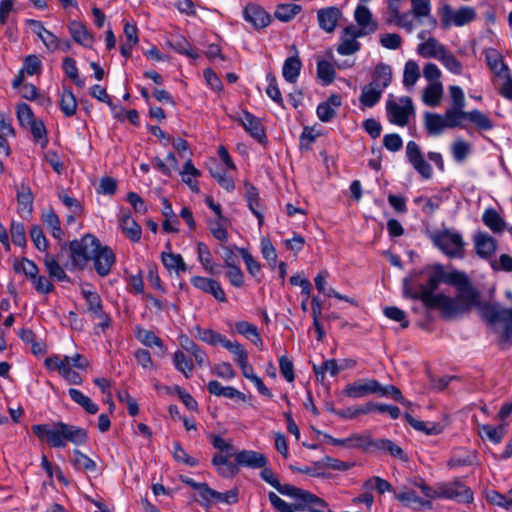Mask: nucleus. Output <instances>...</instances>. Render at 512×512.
<instances>
[{"mask_svg": "<svg viewBox=\"0 0 512 512\" xmlns=\"http://www.w3.org/2000/svg\"><path fill=\"white\" fill-rule=\"evenodd\" d=\"M32 431L40 441L46 442L53 448H65L67 443L81 446L88 441V431L85 428L61 421L35 424L32 426Z\"/></svg>", "mask_w": 512, "mask_h": 512, "instance_id": "obj_1", "label": "nucleus"}, {"mask_svg": "<svg viewBox=\"0 0 512 512\" xmlns=\"http://www.w3.org/2000/svg\"><path fill=\"white\" fill-rule=\"evenodd\" d=\"M444 269L442 265H437L434 271L429 274L425 284L419 286V291L416 292L412 297L414 299H420L426 308H438L442 309L449 308L452 304L449 296L444 294H434L438 289V286L443 282Z\"/></svg>", "mask_w": 512, "mask_h": 512, "instance_id": "obj_2", "label": "nucleus"}, {"mask_svg": "<svg viewBox=\"0 0 512 512\" xmlns=\"http://www.w3.org/2000/svg\"><path fill=\"white\" fill-rule=\"evenodd\" d=\"M452 304L449 308L442 309L441 314L445 319H453L460 314L468 312L472 307H478L484 303H480V293L471 283L457 289L456 298H451Z\"/></svg>", "mask_w": 512, "mask_h": 512, "instance_id": "obj_3", "label": "nucleus"}, {"mask_svg": "<svg viewBox=\"0 0 512 512\" xmlns=\"http://www.w3.org/2000/svg\"><path fill=\"white\" fill-rule=\"evenodd\" d=\"M101 243L92 234H86L80 240H73L69 243L72 265L78 269H84L89 261L93 259Z\"/></svg>", "mask_w": 512, "mask_h": 512, "instance_id": "obj_4", "label": "nucleus"}, {"mask_svg": "<svg viewBox=\"0 0 512 512\" xmlns=\"http://www.w3.org/2000/svg\"><path fill=\"white\" fill-rule=\"evenodd\" d=\"M480 315L490 325L503 324L502 339L508 342L512 336V308L486 302L480 306Z\"/></svg>", "mask_w": 512, "mask_h": 512, "instance_id": "obj_5", "label": "nucleus"}, {"mask_svg": "<svg viewBox=\"0 0 512 512\" xmlns=\"http://www.w3.org/2000/svg\"><path fill=\"white\" fill-rule=\"evenodd\" d=\"M432 243L449 258L464 256L465 242L462 235L450 229L436 231L431 235Z\"/></svg>", "mask_w": 512, "mask_h": 512, "instance_id": "obj_6", "label": "nucleus"}, {"mask_svg": "<svg viewBox=\"0 0 512 512\" xmlns=\"http://www.w3.org/2000/svg\"><path fill=\"white\" fill-rule=\"evenodd\" d=\"M386 112L390 123L404 127L414 114L412 99L409 96H403L399 101L389 98L386 102Z\"/></svg>", "mask_w": 512, "mask_h": 512, "instance_id": "obj_7", "label": "nucleus"}, {"mask_svg": "<svg viewBox=\"0 0 512 512\" xmlns=\"http://www.w3.org/2000/svg\"><path fill=\"white\" fill-rule=\"evenodd\" d=\"M437 498H445L463 503H471L473 501V492L462 482L454 481L452 483L439 484Z\"/></svg>", "mask_w": 512, "mask_h": 512, "instance_id": "obj_8", "label": "nucleus"}, {"mask_svg": "<svg viewBox=\"0 0 512 512\" xmlns=\"http://www.w3.org/2000/svg\"><path fill=\"white\" fill-rule=\"evenodd\" d=\"M475 18V9L469 6L461 7L456 11H453L449 5H444L442 8V24L444 27H449L451 24L464 26Z\"/></svg>", "mask_w": 512, "mask_h": 512, "instance_id": "obj_9", "label": "nucleus"}, {"mask_svg": "<svg viewBox=\"0 0 512 512\" xmlns=\"http://www.w3.org/2000/svg\"><path fill=\"white\" fill-rule=\"evenodd\" d=\"M406 156L413 168L424 178L430 179L433 175L431 165L424 159L419 145L409 141L406 145Z\"/></svg>", "mask_w": 512, "mask_h": 512, "instance_id": "obj_10", "label": "nucleus"}, {"mask_svg": "<svg viewBox=\"0 0 512 512\" xmlns=\"http://www.w3.org/2000/svg\"><path fill=\"white\" fill-rule=\"evenodd\" d=\"M381 391V383L375 379H360L348 384L343 389V394L349 398H361L369 394H377Z\"/></svg>", "mask_w": 512, "mask_h": 512, "instance_id": "obj_11", "label": "nucleus"}, {"mask_svg": "<svg viewBox=\"0 0 512 512\" xmlns=\"http://www.w3.org/2000/svg\"><path fill=\"white\" fill-rule=\"evenodd\" d=\"M365 36L364 33L358 31V27L355 25H348L344 28L340 43L337 46V52L341 55H351L360 50L361 44L357 41V38Z\"/></svg>", "mask_w": 512, "mask_h": 512, "instance_id": "obj_12", "label": "nucleus"}, {"mask_svg": "<svg viewBox=\"0 0 512 512\" xmlns=\"http://www.w3.org/2000/svg\"><path fill=\"white\" fill-rule=\"evenodd\" d=\"M276 490L282 495L290 496L295 499L296 502L294 504H302L304 510L310 504L324 505V501L316 495L290 484L282 485L280 483V486H278Z\"/></svg>", "mask_w": 512, "mask_h": 512, "instance_id": "obj_13", "label": "nucleus"}, {"mask_svg": "<svg viewBox=\"0 0 512 512\" xmlns=\"http://www.w3.org/2000/svg\"><path fill=\"white\" fill-rule=\"evenodd\" d=\"M242 125L244 130L250 134L255 140L263 144L267 141L265 129L260 119L252 113L244 110L241 116L237 119Z\"/></svg>", "mask_w": 512, "mask_h": 512, "instance_id": "obj_14", "label": "nucleus"}, {"mask_svg": "<svg viewBox=\"0 0 512 512\" xmlns=\"http://www.w3.org/2000/svg\"><path fill=\"white\" fill-rule=\"evenodd\" d=\"M92 260L97 274L105 277L111 272L116 256L110 247L100 245Z\"/></svg>", "mask_w": 512, "mask_h": 512, "instance_id": "obj_15", "label": "nucleus"}, {"mask_svg": "<svg viewBox=\"0 0 512 512\" xmlns=\"http://www.w3.org/2000/svg\"><path fill=\"white\" fill-rule=\"evenodd\" d=\"M243 17L246 22L254 28L261 29L269 25L270 15L258 4L249 3L243 10Z\"/></svg>", "mask_w": 512, "mask_h": 512, "instance_id": "obj_16", "label": "nucleus"}, {"mask_svg": "<svg viewBox=\"0 0 512 512\" xmlns=\"http://www.w3.org/2000/svg\"><path fill=\"white\" fill-rule=\"evenodd\" d=\"M234 455L236 467L242 466L257 469L266 466L268 462L264 454L253 450H242Z\"/></svg>", "mask_w": 512, "mask_h": 512, "instance_id": "obj_17", "label": "nucleus"}, {"mask_svg": "<svg viewBox=\"0 0 512 512\" xmlns=\"http://www.w3.org/2000/svg\"><path fill=\"white\" fill-rule=\"evenodd\" d=\"M191 283L195 288L213 295V297L220 302H225L227 300L226 294L220 283L214 279L202 276H194L191 279Z\"/></svg>", "mask_w": 512, "mask_h": 512, "instance_id": "obj_18", "label": "nucleus"}, {"mask_svg": "<svg viewBox=\"0 0 512 512\" xmlns=\"http://www.w3.org/2000/svg\"><path fill=\"white\" fill-rule=\"evenodd\" d=\"M342 13L339 8L335 6L322 8L317 11V19L321 29L327 33L335 30Z\"/></svg>", "mask_w": 512, "mask_h": 512, "instance_id": "obj_19", "label": "nucleus"}, {"mask_svg": "<svg viewBox=\"0 0 512 512\" xmlns=\"http://www.w3.org/2000/svg\"><path fill=\"white\" fill-rule=\"evenodd\" d=\"M119 226L130 241L134 243L140 241L142 236L141 226L132 218L129 211H122L119 218Z\"/></svg>", "mask_w": 512, "mask_h": 512, "instance_id": "obj_20", "label": "nucleus"}, {"mask_svg": "<svg viewBox=\"0 0 512 512\" xmlns=\"http://www.w3.org/2000/svg\"><path fill=\"white\" fill-rule=\"evenodd\" d=\"M354 18L359 25L358 31L364 33L365 36L377 30V23L373 21L372 13L366 6L358 5L354 12Z\"/></svg>", "mask_w": 512, "mask_h": 512, "instance_id": "obj_21", "label": "nucleus"}, {"mask_svg": "<svg viewBox=\"0 0 512 512\" xmlns=\"http://www.w3.org/2000/svg\"><path fill=\"white\" fill-rule=\"evenodd\" d=\"M411 13L419 21L426 18L432 29L436 27L437 20L431 15L430 0H411Z\"/></svg>", "mask_w": 512, "mask_h": 512, "instance_id": "obj_22", "label": "nucleus"}, {"mask_svg": "<svg viewBox=\"0 0 512 512\" xmlns=\"http://www.w3.org/2000/svg\"><path fill=\"white\" fill-rule=\"evenodd\" d=\"M166 248L168 251L162 252L161 254V260L164 267L169 272L175 271L177 274L185 272L187 270V265L182 256L171 252V244L169 242L166 244Z\"/></svg>", "mask_w": 512, "mask_h": 512, "instance_id": "obj_23", "label": "nucleus"}, {"mask_svg": "<svg viewBox=\"0 0 512 512\" xmlns=\"http://www.w3.org/2000/svg\"><path fill=\"white\" fill-rule=\"evenodd\" d=\"M33 193L31 191V188L22 183L17 188V204H18V212L21 215H28L30 216L33 211Z\"/></svg>", "mask_w": 512, "mask_h": 512, "instance_id": "obj_24", "label": "nucleus"}, {"mask_svg": "<svg viewBox=\"0 0 512 512\" xmlns=\"http://www.w3.org/2000/svg\"><path fill=\"white\" fill-rule=\"evenodd\" d=\"M207 390L210 394L215 396H223L228 399H239L241 401H246V395L234 387L227 386L224 387L217 380H212L207 384Z\"/></svg>", "mask_w": 512, "mask_h": 512, "instance_id": "obj_25", "label": "nucleus"}, {"mask_svg": "<svg viewBox=\"0 0 512 512\" xmlns=\"http://www.w3.org/2000/svg\"><path fill=\"white\" fill-rule=\"evenodd\" d=\"M245 198L248 202L249 209L257 217L259 226H262L264 216L261 212L260 197L257 188L250 184L245 183Z\"/></svg>", "mask_w": 512, "mask_h": 512, "instance_id": "obj_26", "label": "nucleus"}, {"mask_svg": "<svg viewBox=\"0 0 512 512\" xmlns=\"http://www.w3.org/2000/svg\"><path fill=\"white\" fill-rule=\"evenodd\" d=\"M476 253L482 258H488L496 250V241L486 233H478L474 238Z\"/></svg>", "mask_w": 512, "mask_h": 512, "instance_id": "obj_27", "label": "nucleus"}, {"mask_svg": "<svg viewBox=\"0 0 512 512\" xmlns=\"http://www.w3.org/2000/svg\"><path fill=\"white\" fill-rule=\"evenodd\" d=\"M392 81V70L391 67L384 63L376 65L372 74V85L384 91Z\"/></svg>", "mask_w": 512, "mask_h": 512, "instance_id": "obj_28", "label": "nucleus"}, {"mask_svg": "<svg viewBox=\"0 0 512 512\" xmlns=\"http://www.w3.org/2000/svg\"><path fill=\"white\" fill-rule=\"evenodd\" d=\"M69 32L75 42L84 46L91 47L93 44V36L87 30L86 26L78 21H72L69 24Z\"/></svg>", "mask_w": 512, "mask_h": 512, "instance_id": "obj_29", "label": "nucleus"}, {"mask_svg": "<svg viewBox=\"0 0 512 512\" xmlns=\"http://www.w3.org/2000/svg\"><path fill=\"white\" fill-rule=\"evenodd\" d=\"M203 500L207 502L205 504L207 507H209L212 501L222 502L226 504H234L238 501V490L232 489L227 492L221 493L208 487V489H206V494Z\"/></svg>", "mask_w": 512, "mask_h": 512, "instance_id": "obj_30", "label": "nucleus"}, {"mask_svg": "<svg viewBox=\"0 0 512 512\" xmlns=\"http://www.w3.org/2000/svg\"><path fill=\"white\" fill-rule=\"evenodd\" d=\"M235 330L256 346L260 348L263 346V340L256 325L247 321H238L235 323Z\"/></svg>", "mask_w": 512, "mask_h": 512, "instance_id": "obj_31", "label": "nucleus"}, {"mask_svg": "<svg viewBox=\"0 0 512 512\" xmlns=\"http://www.w3.org/2000/svg\"><path fill=\"white\" fill-rule=\"evenodd\" d=\"M43 263L49 277L57 281H69L70 278L66 274L63 267L59 264L58 260L51 254L47 253L44 256Z\"/></svg>", "mask_w": 512, "mask_h": 512, "instance_id": "obj_32", "label": "nucleus"}, {"mask_svg": "<svg viewBox=\"0 0 512 512\" xmlns=\"http://www.w3.org/2000/svg\"><path fill=\"white\" fill-rule=\"evenodd\" d=\"M446 50V47L433 37L428 38L424 43L418 46V53L420 55L426 58H436L438 60Z\"/></svg>", "mask_w": 512, "mask_h": 512, "instance_id": "obj_33", "label": "nucleus"}, {"mask_svg": "<svg viewBox=\"0 0 512 512\" xmlns=\"http://www.w3.org/2000/svg\"><path fill=\"white\" fill-rule=\"evenodd\" d=\"M383 92L384 91L372 85L371 83L362 87L359 97L362 108L374 107L380 101Z\"/></svg>", "mask_w": 512, "mask_h": 512, "instance_id": "obj_34", "label": "nucleus"}, {"mask_svg": "<svg viewBox=\"0 0 512 512\" xmlns=\"http://www.w3.org/2000/svg\"><path fill=\"white\" fill-rule=\"evenodd\" d=\"M60 109L66 117H72L77 112L78 102L70 88H63L60 95Z\"/></svg>", "mask_w": 512, "mask_h": 512, "instance_id": "obj_35", "label": "nucleus"}, {"mask_svg": "<svg viewBox=\"0 0 512 512\" xmlns=\"http://www.w3.org/2000/svg\"><path fill=\"white\" fill-rule=\"evenodd\" d=\"M302 67L298 56L288 57L283 64L282 75L289 83H295L298 79Z\"/></svg>", "mask_w": 512, "mask_h": 512, "instance_id": "obj_36", "label": "nucleus"}, {"mask_svg": "<svg viewBox=\"0 0 512 512\" xmlns=\"http://www.w3.org/2000/svg\"><path fill=\"white\" fill-rule=\"evenodd\" d=\"M228 453L215 454L212 458V464L218 468V473L223 477H233L238 473V468L235 464L229 461Z\"/></svg>", "mask_w": 512, "mask_h": 512, "instance_id": "obj_37", "label": "nucleus"}, {"mask_svg": "<svg viewBox=\"0 0 512 512\" xmlns=\"http://www.w3.org/2000/svg\"><path fill=\"white\" fill-rule=\"evenodd\" d=\"M372 451L385 452L399 459H405L403 449L389 439H373Z\"/></svg>", "mask_w": 512, "mask_h": 512, "instance_id": "obj_38", "label": "nucleus"}, {"mask_svg": "<svg viewBox=\"0 0 512 512\" xmlns=\"http://www.w3.org/2000/svg\"><path fill=\"white\" fill-rule=\"evenodd\" d=\"M424 125L429 135H440L446 128L444 118L437 113L427 112L424 116Z\"/></svg>", "mask_w": 512, "mask_h": 512, "instance_id": "obj_39", "label": "nucleus"}, {"mask_svg": "<svg viewBox=\"0 0 512 512\" xmlns=\"http://www.w3.org/2000/svg\"><path fill=\"white\" fill-rule=\"evenodd\" d=\"M336 77L335 66L331 62L321 59L317 61V78L322 85L331 84Z\"/></svg>", "mask_w": 512, "mask_h": 512, "instance_id": "obj_40", "label": "nucleus"}, {"mask_svg": "<svg viewBox=\"0 0 512 512\" xmlns=\"http://www.w3.org/2000/svg\"><path fill=\"white\" fill-rule=\"evenodd\" d=\"M349 448L361 449L365 452L372 451L373 438L369 431L352 434L348 437Z\"/></svg>", "mask_w": 512, "mask_h": 512, "instance_id": "obj_41", "label": "nucleus"}, {"mask_svg": "<svg viewBox=\"0 0 512 512\" xmlns=\"http://www.w3.org/2000/svg\"><path fill=\"white\" fill-rule=\"evenodd\" d=\"M396 499L406 506L418 508H431L432 503L430 500H423L415 494V492H400L395 495Z\"/></svg>", "mask_w": 512, "mask_h": 512, "instance_id": "obj_42", "label": "nucleus"}, {"mask_svg": "<svg viewBox=\"0 0 512 512\" xmlns=\"http://www.w3.org/2000/svg\"><path fill=\"white\" fill-rule=\"evenodd\" d=\"M404 417L415 430L424 432L427 435H437L442 432V427L438 423L420 421L408 413Z\"/></svg>", "mask_w": 512, "mask_h": 512, "instance_id": "obj_43", "label": "nucleus"}, {"mask_svg": "<svg viewBox=\"0 0 512 512\" xmlns=\"http://www.w3.org/2000/svg\"><path fill=\"white\" fill-rule=\"evenodd\" d=\"M68 394L71 399L80 405L87 413L96 414L98 412V405L93 402L88 396L84 395L80 390L75 388H70L68 390Z\"/></svg>", "mask_w": 512, "mask_h": 512, "instance_id": "obj_44", "label": "nucleus"}, {"mask_svg": "<svg viewBox=\"0 0 512 512\" xmlns=\"http://www.w3.org/2000/svg\"><path fill=\"white\" fill-rule=\"evenodd\" d=\"M43 223L51 231L52 236L55 239L61 240L63 238V231L61 229V222L58 215L53 211L49 210L42 216Z\"/></svg>", "mask_w": 512, "mask_h": 512, "instance_id": "obj_45", "label": "nucleus"}, {"mask_svg": "<svg viewBox=\"0 0 512 512\" xmlns=\"http://www.w3.org/2000/svg\"><path fill=\"white\" fill-rule=\"evenodd\" d=\"M482 221L495 233L502 232L504 230L505 222L494 209L485 210L482 216Z\"/></svg>", "mask_w": 512, "mask_h": 512, "instance_id": "obj_46", "label": "nucleus"}, {"mask_svg": "<svg viewBox=\"0 0 512 512\" xmlns=\"http://www.w3.org/2000/svg\"><path fill=\"white\" fill-rule=\"evenodd\" d=\"M136 337L143 345L148 347L157 346L162 354L165 353L166 349L162 340L153 331L139 328Z\"/></svg>", "mask_w": 512, "mask_h": 512, "instance_id": "obj_47", "label": "nucleus"}, {"mask_svg": "<svg viewBox=\"0 0 512 512\" xmlns=\"http://www.w3.org/2000/svg\"><path fill=\"white\" fill-rule=\"evenodd\" d=\"M73 465L77 470L87 472H93L97 468L96 462L78 449L73 451Z\"/></svg>", "mask_w": 512, "mask_h": 512, "instance_id": "obj_48", "label": "nucleus"}, {"mask_svg": "<svg viewBox=\"0 0 512 512\" xmlns=\"http://www.w3.org/2000/svg\"><path fill=\"white\" fill-rule=\"evenodd\" d=\"M301 10V6L297 4H280L277 6L274 15L278 20L288 22L300 13Z\"/></svg>", "mask_w": 512, "mask_h": 512, "instance_id": "obj_49", "label": "nucleus"}, {"mask_svg": "<svg viewBox=\"0 0 512 512\" xmlns=\"http://www.w3.org/2000/svg\"><path fill=\"white\" fill-rule=\"evenodd\" d=\"M442 96V84L440 82L430 83L423 92V101L429 106H437Z\"/></svg>", "mask_w": 512, "mask_h": 512, "instance_id": "obj_50", "label": "nucleus"}, {"mask_svg": "<svg viewBox=\"0 0 512 512\" xmlns=\"http://www.w3.org/2000/svg\"><path fill=\"white\" fill-rule=\"evenodd\" d=\"M175 368L184 374L186 378H190L193 372V362L182 351H176L173 357Z\"/></svg>", "mask_w": 512, "mask_h": 512, "instance_id": "obj_51", "label": "nucleus"}, {"mask_svg": "<svg viewBox=\"0 0 512 512\" xmlns=\"http://www.w3.org/2000/svg\"><path fill=\"white\" fill-rule=\"evenodd\" d=\"M446 128L462 127L463 119H467V112L455 108H448L443 116Z\"/></svg>", "mask_w": 512, "mask_h": 512, "instance_id": "obj_52", "label": "nucleus"}, {"mask_svg": "<svg viewBox=\"0 0 512 512\" xmlns=\"http://www.w3.org/2000/svg\"><path fill=\"white\" fill-rule=\"evenodd\" d=\"M420 77V70L418 64L409 60L406 62L403 73V84L405 87H413Z\"/></svg>", "mask_w": 512, "mask_h": 512, "instance_id": "obj_53", "label": "nucleus"}, {"mask_svg": "<svg viewBox=\"0 0 512 512\" xmlns=\"http://www.w3.org/2000/svg\"><path fill=\"white\" fill-rule=\"evenodd\" d=\"M271 505L279 512H296L304 511L302 504H289L281 499L276 493L270 492L268 494Z\"/></svg>", "mask_w": 512, "mask_h": 512, "instance_id": "obj_54", "label": "nucleus"}, {"mask_svg": "<svg viewBox=\"0 0 512 512\" xmlns=\"http://www.w3.org/2000/svg\"><path fill=\"white\" fill-rule=\"evenodd\" d=\"M467 119L480 130L487 131L493 128L492 121L480 110L475 109L467 112Z\"/></svg>", "mask_w": 512, "mask_h": 512, "instance_id": "obj_55", "label": "nucleus"}, {"mask_svg": "<svg viewBox=\"0 0 512 512\" xmlns=\"http://www.w3.org/2000/svg\"><path fill=\"white\" fill-rule=\"evenodd\" d=\"M13 268L16 272H23L25 276L31 280L39 273V268L34 261L23 258L21 261L16 260Z\"/></svg>", "mask_w": 512, "mask_h": 512, "instance_id": "obj_56", "label": "nucleus"}, {"mask_svg": "<svg viewBox=\"0 0 512 512\" xmlns=\"http://www.w3.org/2000/svg\"><path fill=\"white\" fill-rule=\"evenodd\" d=\"M482 431L486 438L495 444L500 443L507 433L506 424L504 423L498 426L484 425Z\"/></svg>", "mask_w": 512, "mask_h": 512, "instance_id": "obj_57", "label": "nucleus"}, {"mask_svg": "<svg viewBox=\"0 0 512 512\" xmlns=\"http://www.w3.org/2000/svg\"><path fill=\"white\" fill-rule=\"evenodd\" d=\"M63 70L65 74L80 88L85 86V81L79 77L76 61L71 57L63 60Z\"/></svg>", "mask_w": 512, "mask_h": 512, "instance_id": "obj_58", "label": "nucleus"}, {"mask_svg": "<svg viewBox=\"0 0 512 512\" xmlns=\"http://www.w3.org/2000/svg\"><path fill=\"white\" fill-rule=\"evenodd\" d=\"M340 368L337 365V361L335 359H329L324 361L321 365L313 366V371L317 377L321 381L325 378V373L329 372L331 376H336L339 373Z\"/></svg>", "mask_w": 512, "mask_h": 512, "instance_id": "obj_59", "label": "nucleus"}, {"mask_svg": "<svg viewBox=\"0 0 512 512\" xmlns=\"http://www.w3.org/2000/svg\"><path fill=\"white\" fill-rule=\"evenodd\" d=\"M198 260L202 264L203 268L210 274H214V264L212 262V254L208 246L202 242L197 245Z\"/></svg>", "mask_w": 512, "mask_h": 512, "instance_id": "obj_60", "label": "nucleus"}, {"mask_svg": "<svg viewBox=\"0 0 512 512\" xmlns=\"http://www.w3.org/2000/svg\"><path fill=\"white\" fill-rule=\"evenodd\" d=\"M237 251L242 256L248 273L252 277H256L261 271V264L251 255L246 248H237Z\"/></svg>", "mask_w": 512, "mask_h": 512, "instance_id": "obj_61", "label": "nucleus"}, {"mask_svg": "<svg viewBox=\"0 0 512 512\" xmlns=\"http://www.w3.org/2000/svg\"><path fill=\"white\" fill-rule=\"evenodd\" d=\"M266 79L268 82L266 94L279 106L284 107V101L280 89L278 87L276 76L272 73H269L267 74Z\"/></svg>", "mask_w": 512, "mask_h": 512, "instance_id": "obj_62", "label": "nucleus"}, {"mask_svg": "<svg viewBox=\"0 0 512 512\" xmlns=\"http://www.w3.org/2000/svg\"><path fill=\"white\" fill-rule=\"evenodd\" d=\"M228 222V220H220L217 218L216 220H209L208 226L213 237L221 242L228 241V232L224 225V223Z\"/></svg>", "mask_w": 512, "mask_h": 512, "instance_id": "obj_63", "label": "nucleus"}, {"mask_svg": "<svg viewBox=\"0 0 512 512\" xmlns=\"http://www.w3.org/2000/svg\"><path fill=\"white\" fill-rule=\"evenodd\" d=\"M443 282H445L448 285L454 286L456 289H459L470 283L467 275L464 272L460 271H452L448 273L444 271Z\"/></svg>", "mask_w": 512, "mask_h": 512, "instance_id": "obj_64", "label": "nucleus"}]
</instances>
